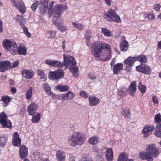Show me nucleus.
<instances>
[{
	"instance_id": "obj_1",
	"label": "nucleus",
	"mask_w": 161,
	"mask_h": 161,
	"mask_svg": "<svg viewBox=\"0 0 161 161\" xmlns=\"http://www.w3.org/2000/svg\"><path fill=\"white\" fill-rule=\"evenodd\" d=\"M90 50L97 60L107 61L111 58V49L110 45L107 43L96 42L92 44Z\"/></svg>"
},
{
	"instance_id": "obj_2",
	"label": "nucleus",
	"mask_w": 161,
	"mask_h": 161,
	"mask_svg": "<svg viewBox=\"0 0 161 161\" xmlns=\"http://www.w3.org/2000/svg\"><path fill=\"white\" fill-rule=\"evenodd\" d=\"M3 45L4 48L13 55H25L27 53V49L25 46L18 47L17 44L14 40H5L3 41Z\"/></svg>"
},
{
	"instance_id": "obj_3",
	"label": "nucleus",
	"mask_w": 161,
	"mask_h": 161,
	"mask_svg": "<svg viewBox=\"0 0 161 161\" xmlns=\"http://www.w3.org/2000/svg\"><path fill=\"white\" fill-rule=\"evenodd\" d=\"M86 138L84 135L79 132H74L69 136L68 142L71 146L75 147L81 146L85 142Z\"/></svg>"
},
{
	"instance_id": "obj_4",
	"label": "nucleus",
	"mask_w": 161,
	"mask_h": 161,
	"mask_svg": "<svg viewBox=\"0 0 161 161\" xmlns=\"http://www.w3.org/2000/svg\"><path fill=\"white\" fill-rule=\"evenodd\" d=\"M55 3V1H53L49 4V8L48 13L49 16V18L51 17L52 15L56 18L60 17L62 12L64 10V6L61 4L56 5L53 9V7Z\"/></svg>"
},
{
	"instance_id": "obj_5",
	"label": "nucleus",
	"mask_w": 161,
	"mask_h": 161,
	"mask_svg": "<svg viewBox=\"0 0 161 161\" xmlns=\"http://www.w3.org/2000/svg\"><path fill=\"white\" fill-rule=\"evenodd\" d=\"M48 0L36 1L31 5V8L33 11H35L39 6V13L43 14L46 12L48 8Z\"/></svg>"
},
{
	"instance_id": "obj_6",
	"label": "nucleus",
	"mask_w": 161,
	"mask_h": 161,
	"mask_svg": "<svg viewBox=\"0 0 161 161\" xmlns=\"http://www.w3.org/2000/svg\"><path fill=\"white\" fill-rule=\"evenodd\" d=\"M104 17L107 21L110 22L119 23L121 22L120 17L114 10L111 8L109 9L105 13Z\"/></svg>"
},
{
	"instance_id": "obj_7",
	"label": "nucleus",
	"mask_w": 161,
	"mask_h": 161,
	"mask_svg": "<svg viewBox=\"0 0 161 161\" xmlns=\"http://www.w3.org/2000/svg\"><path fill=\"white\" fill-rule=\"evenodd\" d=\"M63 64L65 69L68 67L70 68L75 65H76V63L73 57L69 55L64 54L63 55Z\"/></svg>"
},
{
	"instance_id": "obj_8",
	"label": "nucleus",
	"mask_w": 161,
	"mask_h": 161,
	"mask_svg": "<svg viewBox=\"0 0 161 161\" xmlns=\"http://www.w3.org/2000/svg\"><path fill=\"white\" fill-rule=\"evenodd\" d=\"M7 115L4 112L1 113L0 115V123L3 128L11 129L12 127V123L11 121L7 119Z\"/></svg>"
},
{
	"instance_id": "obj_9",
	"label": "nucleus",
	"mask_w": 161,
	"mask_h": 161,
	"mask_svg": "<svg viewBox=\"0 0 161 161\" xmlns=\"http://www.w3.org/2000/svg\"><path fill=\"white\" fill-rule=\"evenodd\" d=\"M11 2L22 14H24L26 12V7L22 0H12Z\"/></svg>"
},
{
	"instance_id": "obj_10",
	"label": "nucleus",
	"mask_w": 161,
	"mask_h": 161,
	"mask_svg": "<svg viewBox=\"0 0 161 161\" xmlns=\"http://www.w3.org/2000/svg\"><path fill=\"white\" fill-rule=\"evenodd\" d=\"M146 150L152 158H157L159 154L158 150L154 144L148 145L146 148Z\"/></svg>"
},
{
	"instance_id": "obj_11",
	"label": "nucleus",
	"mask_w": 161,
	"mask_h": 161,
	"mask_svg": "<svg viewBox=\"0 0 161 161\" xmlns=\"http://www.w3.org/2000/svg\"><path fill=\"white\" fill-rule=\"evenodd\" d=\"M136 61L135 57H129L125 59L124 61L125 70L126 72H130L131 70L132 67Z\"/></svg>"
},
{
	"instance_id": "obj_12",
	"label": "nucleus",
	"mask_w": 161,
	"mask_h": 161,
	"mask_svg": "<svg viewBox=\"0 0 161 161\" xmlns=\"http://www.w3.org/2000/svg\"><path fill=\"white\" fill-rule=\"evenodd\" d=\"M64 75V71L60 69H58L55 71L50 72L48 74L49 78L53 80L58 79Z\"/></svg>"
},
{
	"instance_id": "obj_13",
	"label": "nucleus",
	"mask_w": 161,
	"mask_h": 161,
	"mask_svg": "<svg viewBox=\"0 0 161 161\" xmlns=\"http://www.w3.org/2000/svg\"><path fill=\"white\" fill-rule=\"evenodd\" d=\"M137 71L147 75H149L151 72V70L150 67L146 64H141L136 67Z\"/></svg>"
},
{
	"instance_id": "obj_14",
	"label": "nucleus",
	"mask_w": 161,
	"mask_h": 161,
	"mask_svg": "<svg viewBox=\"0 0 161 161\" xmlns=\"http://www.w3.org/2000/svg\"><path fill=\"white\" fill-rule=\"evenodd\" d=\"M75 94L73 92L69 91L67 92L58 95V98L62 100H68L73 99L75 96Z\"/></svg>"
},
{
	"instance_id": "obj_15",
	"label": "nucleus",
	"mask_w": 161,
	"mask_h": 161,
	"mask_svg": "<svg viewBox=\"0 0 161 161\" xmlns=\"http://www.w3.org/2000/svg\"><path fill=\"white\" fill-rule=\"evenodd\" d=\"M154 129L152 125H145L142 131V133L144 137H147L150 135Z\"/></svg>"
},
{
	"instance_id": "obj_16",
	"label": "nucleus",
	"mask_w": 161,
	"mask_h": 161,
	"mask_svg": "<svg viewBox=\"0 0 161 161\" xmlns=\"http://www.w3.org/2000/svg\"><path fill=\"white\" fill-rule=\"evenodd\" d=\"M92 149L93 151L97 153V158H100L101 161H102L103 160L102 157L105 151L106 150V147H103L101 148L98 149L97 146H95L93 147Z\"/></svg>"
},
{
	"instance_id": "obj_17",
	"label": "nucleus",
	"mask_w": 161,
	"mask_h": 161,
	"mask_svg": "<svg viewBox=\"0 0 161 161\" xmlns=\"http://www.w3.org/2000/svg\"><path fill=\"white\" fill-rule=\"evenodd\" d=\"M38 108V105L34 102H32L27 107V111L29 114L33 115Z\"/></svg>"
},
{
	"instance_id": "obj_18",
	"label": "nucleus",
	"mask_w": 161,
	"mask_h": 161,
	"mask_svg": "<svg viewBox=\"0 0 161 161\" xmlns=\"http://www.w3.org/2000/svg\"><path fill=\"white\" fill-rule=\"evenodd\" d=\"M13 144L15 146L19 147L21 144V140L18 132L14 133L12 140Z\"/></svg>"
},
{
	"instance_id": "obj_19",
	"label": "nucleus",
	"mask_w": 161,
	"mask_h": 161,
	"mask_svg": "<svg viewBox=\"0 0 161 161\" xmlns=\"http://www.w3.org/2000/svg\"><path fill=\"white\" fill-rule=\"evenodd\" d=\"M28 148L25 145L20 146L19 149V155L20 158L22 159L26 157L28 155Z\"/></svg>"
},
{
	"instance_id": "obj_20",
	"label": "nucleus",
	"mask_w": 161,
	"mask_h": 161,
	"mask_svg": "<svg viewBox=\"0 0 161 161\" xmlns=\"http://www.w3.org/2000/svg\"><path fill=\"white\" fill-rule=\"evenodd\" d=\"M21 74L22 76L25 79L29 80L32 78L34 73L32 70L24 69L22 70Z\"/></svg>"
},
{
	"instance_id": "obj_21",
	"label": "nucleus",
	"mask_w": 161,
	"mask_h": 161,
	"mask_svg": "<svg viewBox=\"0 0 161 161\" xmlns=\"http://www.w3.org/2000/svg\"><path fill=\"white\" fill-rule=\"evenodd\" d=\"M139 157L141 159L147 160V161H153V159L149 153L145 151H142L139 154Z\"/></svg>"
},
{
	"instance_id": "obj_22",
	"label": "nucleus",
	"mask_w": 161,
	"mask_h": 161,
	"mask_svg": "<svg viewBox=\"0 0 161 161\" xmlns=\"http://www.w3.org/2000/svg\"><path fill=\"white\" fill-rule=\"evenodd\" d=\"M11 65L10 62L8 61H0V72H3L7 70Z\"/></svg>"
},
{
	"instance_id": "obj_23",
	"label": "nucleus",
	"mask_w": 161,
	"mask_h": 161,
	"mask_svg": "<svg viewBox=\"0 0 161 161\" xmlns=\"http://www.w3.org/2000/svg\"><path fill=\"white\" fill-rule=\"evenodd\" d=\"M89 104L90 106H96L100 103L99 99L94 96H90L89 97Z\"/></svg>"
},
{
	"instance_id": "obj_24",
	"label": "nucleus",
	"mask_w": 161,
	"mask_h": 161,
	"mask_svg": "<svg viewBox=\"0 0 161 161\" xmlns=\"http://www.w3.org/2000/svg\"><path fill=\"white\" fill-rule=\"evenodd\" d=\"M56 156L58 161H65L66 155L65 153L60 150L56 152Z\"/></svg>"
},
{
	"instance_id": "obj_25",
	"label": "nucleus",
	"mask_w": 161,
	"mask_h": 161,
	"mask_svg": "<svg viewBox=\"0 0 161 161\" xmlns=\"http://www.w3.org/2000/svg\"><path fill=\"white\" fill-rule=\"evenodd\" d=\"M105 157L107 161H112L113 159V152L111 148H108L106 150Z\"/></svg>"
},
{
	"instance_id": "obj_26",
	"label": "nucleus",
	"mask_w": 161,
	"mask_h": 161,
	"mask_svg": "<svg viewBox=\"0 0 161 161\" xmlns=\"http://www.w3.org/2000/svg\"><path fill=\"white\" fill-rule=\"evenodd\" d=\"M31 158L32 160L38 161L40 159L41 160L40 152L37 150L33 151L31 154Z\"/></svg>"
},
{
	"instance_id": "obj_27",
	"label": "nucleus",
	"mask_w": 161,
	"mask_h": 161,
	"mask_svg": "<svg viewBox=\"0 0 161 161\" xmlns=\"http://www.w3.org/2000/svg\"><path fill=\"white\" fill-rule=\"evenodd\" d=\"M136 82L134 81L131 82L129 88V92L130 95L133 96L136 92Z\"/></svg>"
},
{
	"instance_id": "obj_28",
	"label": "nucleus",
	"mask_w": 161,
	"mask_h": 161,
	"mask_svg": "<svg viewBox=\"0 0 161 161\" xmlns=\"http://www.w3.org/2000/svg\"><path fill=\"white\" fill-rule=\"evenodd\" d=\"M123 68V65L122 63H119L115 65L113 68V70L114 74H118L121 70Z\"/></svg>"
},
{
	"instance_id": "obj_29",
	"label": "nucleus",
	"mask_w": 161,
	"mask_h": 161,
	"mask_svg": "<svg viewBox=\"0 0 161 161\" xmlns=\"http://www.w3.org/2000/svg\"><path fill=\"white\" fill-rule=\"evenodd\" d=\"M117 161H133V160L132 159L129 158L126 153H123L119 155Z\"/></svg>"
},
{
	"instance_id": "obj_30",
	"label": "nucleus",
	"mask_w": 161,
	"mask_h": 161,
	"mask_svg": "<svg viewBox=\"0 0 161 161\" xmlns=\"http://www.w3.org/2000/svg\"><path fill=\"white\" fill-rule=\"evenodd\" d=\"M69 89V87L67 85H59L56 86L54 89L60 92H64L68 91Z\"/></svg>"
},
{
	"instance_id": "obj_31",
	"label": "nucleus",
	"mask_w": 161,
	"mask_h": 161,
	"mask_svg": "<svg viewBox=\"0 0 161 161\" xmlns=\"http://www.w3.org/2000/svg\"><path fill=\"white\" fill-rule=\"evenodd\" d=\"M37 73L38 75L40 77V79L42 81H45L47 79V75L44 73L43 70L38 69L37 71Z\"/></svg>"
},
{
	"instance_id": "obj_32",
	"label": "nucleus",
	"mask_w": 161,
	"mask_h": 161,
	"mask_svg": "<svg viewBox=\"0 0 161 161\" xmlns=\"http://www.w3.org/2000/svg\"><path fill=\"white\" fill-rule=\"evenodd\" d=\"M31 121L32 123H36L39 122L40 120L41 115L40 113H36L32 115Z\"/></svg>"
},
{
	"instance_id": "obj_33",
	"label": "nucleus",
	"mask_w": 161,
	"mask_h": 161,
	"mask_svg": "<svg viewBox=\"0 0 161 161\" xmlns=\"http://www.w3.org/2000/svg\"><path fill=\"white\" fill-rule=\"evenodd\" d=\"M120 50L122 51H126L128 48V43L125 40H124L120 45Z\"/></svg>"
},
{
	"instance_id": "obj_34",
	"label": "nucleus",
	"mask_w": 161,
	"mask_h": 161,
	"mask_svg": "<svg viewBox=\"0 0 161 161\" xmlns=\"http://www.w3.org/2000/svg\"><path fill=\"white\" fill-rule=\"evenodd\" d=\"M42 86L43 88V89H44L45 92L48 95L50 96L52 95V94H53L51 91V87L47 83H44L42 85Z\"/></svg>"
},
{
	"instance_id": "obj_35",
	"label": "nucleus",
	"mask_w": 161,
	"mask_h": 161,
	"mask_svg": "<svg viewBox=\"0 0 161 161\" xmlns=\"http://www.w3.org/2000/svg\"><path fill=\"white\" fill-rule=\"evenodd\" d=\"M69 71L72 73L73 75L77 77L79 75V71L78 67L76 65L71 67L69 69Z\"/></svg>"
},
{
	"instance_id": "obj_36",
	"label": "nucleus",
	"mask_w": 161,
	"mask_h": 161,
	"mask_svg": "<svg viewBox=\"0 0 161 161\" xmlns=\"http://www.w3.org/2000/svg\"><path fill=\"white\" fill-rule=\"evenodd\" d=\"M8 138L6 135L0 136V146H3L6 145Z\"/></svg>"
},
{
	"instance_id": "obj_37",
	"label": "nucleus",
	"mask_w": 161,
	"mask_h": 161,
	"mask_svg": "<svg viewBox=\"0 0 161 161\" xmlns=\"http://www.w3.org/2000/svg\"><path fill=\"white\" fill-rule=\"evenodd\" d=\"M33 89L32 87H30L26 90L25 93V98L27 100H30L32 97L33 94Z\"/></svg>"
},
{
	"instance_id": "obj_38",
	"label": "nucleus",
	"mask_w": 161,
	"mask_h": 161,
	"mask_svg": "<svg viewBox=\"0 0 161 161\" xmlns=\"http://www.w3.org/2000/svg\"><path fill=\"white\" fill-rule=\"evenodd\" d=\"M136 61H138L140 62L141 64L145 63L147 61V58L146 56L143 55H141L137 57H135Z\"/></svg>"
},
{
	"instance_id": "obj_39",
	"label": "nucleus",
	"mask_w": 161,
	"mask_h": 161,
	"mask_svg": "<svg viewBox=\"0 0 161 161\" xmlns=\"http://www.w3.org/2000/svg\"><path fill=\"white\" fill-rule=\"evenodd\" d=\"M89 143L91 145H96L99 142L98 137L96 136H93L90 137L88 140Z\"/></svg>"
},
{
	"instance_id": "obj_40",
	"label": "nucleus",
	"mask_w": 161,
	"mask_h": 161,
	"mask_svg": "<svg viewBox=\"0 0 161 161\" xmlns=\"http://www.w3.org/2000/svg\"><path fill=\"white\" fill-rule=\"evenodd\" d=\"M154 135L158 137H161V123L158 124L156 126Z\"/></svg>"
},
{
	"instance_id": "obj_41",
	"label": "nucleus",
	"mask_w": 161,
	"mask_h": 161,
	"mask_svg": "<svg viewBox=\"0 0 161 161\" xmlns=\"http://www.w3.org/2000/svg\"><path fill=\"white\" fill-rule=\"evenodd\" d=\"M143 17L144 19H147L149 20H151L152 19H155V16L154 13L152 12H151L149 14L146 13H144L143 14Z\"/></svg>"
},
{
	"instance_id": "obj_42",
	"label": "nucleus",
	"mask_w": 161,
	"mask_h": 161,
	"mask_svg": "<svg viewBox=\"0 0 161 161\" xmlns=\"http://www.w3.org/2000/svg\"><path fill=\"white\" fill-rule=\"evenodd\" d=\"M12 99L8 96H5L2 97L1 100L4 102V105L5 107L7 106L8 103Z\"/></svg>"
},
{
	"instance_id": "obj_43",
	"label": "nucleus",
	"mask_w": 161,
	"mask_h": 161,
	"mask_svg": "<svg viewBox=\"0 0 161 161\" xmlns=\"http://www.w3.org/2000/svg\"><path fill=\"white\" fill-rule=\"evenodd\" d=\"M56 33V31L49 30L47 34V36L49 38L53 39L55 37Z\"/></svg>"
},
{
	"instance_id": "obj_44",
	"label": "nucleus",
	"mask_w": 161,
	"mask_h": 161,
	"mask_svg": "<svg viewBox=\"0 0 161 161\" xmlns=\"http://www.w3.org/2000/svg\"><path fill=\"white\" fill-rule=\"evenodd\" d=\"M62 47L63 49L66 48H69L72 47L71 43L70 42L67 41H64L62 42Z\"/></svg>"
},
{
	"instance_id": "obj_45",
	"label": "nucleus",
	"mask_w": 161,
	"mask_h": 161,
	"mask_svg": "<svg viewBox=\"0 0 161 161\" xmlns=\"http://www.w3.org/2000/svg\"><path fill=\"white\" fill-rule=\"evenodd\" d=\"M122 114L123 116L127 118L130 115V110L126 108H124L122 109Z\"/></svg>"
},
{
	"instance_id": "obj_46",
	"label": "nucleus",
	"mask_w": 161,
	"mask_h": 161,
	"mask_svg": "<svg viewBox=\"0 0 161 161\" xmlns=\"http://www.w3.org/2000/svg\"><path fill=\"white\" fill-rule=\"evenodd\" d=\"M15 20L18 21L19 23L21 24L23 22H25L26 19L23 18L22 15H17L15 18Z\"/></svg>"
},
{
	"instance_id": "obj_47",
	"label": "nucleus",
	"mask_w": 161,
	"mask_h": 161,
	"mask_svg": "<svg viewBox=\"0 0 161 161\" xmlns=\"http://www.w3.org/2000/svg\"><path fill=\"white\" fill-rule=\"evenodd\" d=\"M102 30L104 36L108 37L112 36V33L109 30L105 28H103L102 29Z\"/></svg>"
},
{
	"instance_id": "obj_48",
	"label": "nucleus",
	"mask_w": 161,
	"mask_h": 161,
	"mask_svg": "<svg viewBox=\"0 0 161 161\" xmlns=\"http://www.w3.org/2000/svg\"><path fill=\"white\" fill-rule=\"evenodd\" d=\"M53 67L63 68L64 65L63 63H62L58 60H54Z\"/></svg>"
},
{
	"instance_id": "obj_49",
	"label": "nucleus",
	"mask_w": 161,
	"mask_h": 161,
	"mask_svg": "<svg viewBox=\"0 0 161 161\" xmlns=\"http://www.w3.org/2000/svg\"><path fill=\"white\" fill-rule=\"evenodd\" d=\"M138 88L140 91L142 93H144L146 91V87L145 86L142 85L141 82H140L138 84Z\"/></svg>"
},
{
	"instance_id": "obj_50",
	"label": "nucleus",
	"mask_w": 161,
	"mask_h": 161,
	"mask_svg": "<svg viewBox=\"0 0 161 161\" xmlns=\"http://www.w3.org/2000/svg\"><path fill=\"white\" fill-rule=\"evenodd\" d=\"M58 29L62 32H64L68 30L67 27L63 25H57Z\"/></svg>"
},
{
	"instance_id": "obj_51",
	"label": "nucleus",
	"mask_w": 161,
	"mask_h": 161,
	"mask_svg": "<svg viewBox=\"0 0 161 161\" xmlns=\"http://www.w3.org/2000/svg\"><path fill=\"white\" fill-rule=\"evenodd\" d=\"M72 24L79 30H81L83 28L84 26L79 23L72 22Z\"/></svg>"
},
{
	"instance_id": "obj_52",
	"label": "nucleus",
	"mask_w": 161,
	"mask_h": 161,
	"mask_svg": "<svg viewBox=\"0 0 161 161\" xmlns=\"http://www.w3.org/2000/svg\"><path fill=\"white\" fill-rule=\"evenodd\" d=\"M22 28L26 36L28 38H30L31 36V34L28 31L27 27L25 26H23Z\"/></svg>"
},
{
	"instance_id": "obj_53",
	"label": "nucleus",
	"mask_w": 161,
	"mask_h": 161,
	"mask_svg": "<svg viewBox=\"0 0 161 161\" xmlns=\"http://www.w3.org/2000/svg\"><path fill=\"white\" fill-rule=\"evenodd\" d=\"M22 28L26 36L28 38H30L31 36V34L28 31L27 27L25 26H23Z\"/></svg>"
},
{
	"instance_id": "obj_54",
	"label": "nucleus",
	"mask_w": 161,
	"mask_h": 161,
	"mask_svg": "<svg viewBox=\"0 0 161 161\" xmlns=\"http://www.w3.org/2000/svg\"><path fill=\"white\" fill-rule=\"evenodd\" d=\"M154 120L156 123H159L161 122V115L160 114H157L155 116Z\"/></svg>"
},
{
	"instance_id": "obj_55",
	"label": "nucleus",
	"mask_w": 161,
	"mask_h": 161,
	"mask_svg": "<svg viewBox=\"0 0 161 161\" xmlns=\"http://www.w3.org/2000/svg\"><path fill=\"white\" fill-rule=\"evenodd\" d=\"M53 61L54 60H53L51 59H47L45 60V63L47 64L48 65L53 66Z\"/></svg>"
},
{
	"instance_id": "obj_56",
	"label": "nucleus",
	"mask_w": 161,
	"mask_h": 161,
	"mask_svg": "<svg viewBox=\"0 0 161 161\" xmlns=\"http://www.w3.org/2000/svg\"><path fill=\"white\" fill-rule=\"evenodd\" d=\"M127 91L126 89H124L122 91H119L118 93L120 96H123L126 94Z\"/></svg>"
},
{
	"instance_id": "obj_57",
	"label": "nucleus",
	"mask_w": 161,
	"mask_h": 161,
	"mask_svg": "<svg viewBox=\"0 0 161 161\" xmlns=\"http://www.w3.org/2000/svg\"><path fill=\"white\" fill-rule=\"evenodd\" d=\"M88 75L89 78L91 80H94L96 79V77L94 74L89 73Z\"/></svg>"
},
{
	"instance_id": "obj_58",
	"label": "nucleus",
	"mask_w": 161,
	"mask_h": 161,
	"mask_svg": "<svg viewBox=\"0 0 161 161\" xmlns=\"http://www.w3.org/2000/svg\"><path fill=\"white\" fill-rule=\"evenodd\" d=\"M160 8L161 6L159 4H156L153 6V9L157 11H159Z\"/></svg>"
},
{
	"instance_id": "obj_59",
	"label": "nucleus",
	"mask_w": 161,
	"mask_h": 161,
	"mask_svg": "<svg viewBox=\"0 0 161 161\" xmlns=\"http://www.w3.org/2000/svg\"><path fill=\"white\" fill-rule=\"evenodd\" d=\"M152 100L154 103L156 104H158V99L155 96H153L152 97Z\"/></svg>"
},
{
	"instance_id": "obj_60",
	"label": "nucleus",
	"mask_w": 161,
	"mask_h": 161,
	"mask_svg": "<svg viewBox=\"0 0 161 161\" xmlns=\"http://www.w3.org/2000/svg\"><path fill=\"white\" fill-rule=\"evenodd\" d=\"M82 161H93L92 158L87 156L85 157H83L82 159Z\"/></svg>"
},
{
	"instance_id": "obj_61",
	"label": "nucleus",
	"mask_w": 161,
	"mask_h": 161,
	"mask_svg": "<svg viewBox=\"0 0 161 161\" xmlns=\"http://www.w3.org/2000/svg\"><path fill=\"white\" fill-rule=\"evenodd\" d=\"M80 96L84 97H87V93L84 91H81L80 92Z\"/></svg>"
},
{
	"instance_id": "obj_62",
	"label": "nucleus",
	"mask_w": 161,
	"mask_h": 161,
	"mask_svg": "<svg viewBox=\"0 0 161 161\" xmlns=\"http://www.w3.org/2000/svg\"><path fill=\"white\" fill-rule=\"evenodd\" d=\"M19 65V61H15L13 64V65L12 66V68H14L17 66H18Z\"/></svg>"
},
{
	"instance_id": "obj_63",
	"label": "nucleus",
	"mask_w": 161,
	"mask_h": 161,
	"mask_svg": "<svg viewBox=\"0 0 161 161\" xmlns=\"http://www.w3.org/2000/svg\"><path fill=\"white\" fill-rule=\"evenodd\" d=\"M3 31V23L1 20H0V33Z\"/></svg>"
},
{
	"instance_id": "obj_64",
	"label": "nucleus",
	"mask_w": 161,
	"mask_h": 161,
	"mask_svg": "<svg viewBox=\"0 0 161 161\" xmlns=\"http://www.w3.org/2000/svg\"><path fill=\"white\" fill-rule=\"evenodd\" d=\"M105 2L106 4L108 6L111 5V3L110 0H103Z\"/></svg>"
}]
</instances>
